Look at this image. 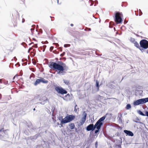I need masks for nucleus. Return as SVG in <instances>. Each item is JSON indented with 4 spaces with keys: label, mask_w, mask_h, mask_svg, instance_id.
Listing matches in <instances>:
<instances>
[{
    "label": "nucleus",
    "mask_w": 148,
    "mask_h": 148,
    "mask_svg": "<svg viewBox=\"0 0 148 148\" xmlns=\"http://www.w3.org/2000/svg\"><path fill=\"white\" fill-rule=\"evenodd\" d=\"M49 66L51 69L59 71L57 72V73L60 75H64L65 72L63 71L68 68L66 64L61 61L59 62L58 63L54 62H51Z\"/></svg>",
    "instance_id": "nucleus-1"
},
{
    "label": "nucleus",
    "mask_w": 148,
    "mask_h": 148,
    "mask_svg": "<svg viewBox=\"0 0 148 148\" xmlns=\"http://www.w3.org/2000/svg\"><path fill=\"white\" fill-rule=\"evenodd\" d=\"M108 114H106L102 117L100 118L96 122L94 126L95 128H97L100 129L101 126L103 125V122L105 119Z\"/></svg>",
    "instance_id": "nucleus-2"
},
{
    "label": "nucleus",
    "mask_w": 148,
    "mask_h": 148,
    "mask_svg": "<svg viewBox=\"0 0 148 148\" xmlns=\"http://www.w3.org/2000/svg\"><path fill=\"white\" fill-rule=\"evenodd\" d=\"M123 15L121 13L116 12L115 14L114 21L117 24L121 23L122 21Z\"/></svg>",
    "instance_id": "nucleus-3"
},
{
    "label": "nucleus",
    "mask_w": 148,
    "mask_h": 148,
    "mask_svg": "<svg viewBox=\"0 0 148 148\" xmlns=\"http://www.w3.org/2000/svg\"><path fill=\"white\" fill-rule=\"evenodd\" d=\"M8 136L7 130H4L3 128L0 129V139L4 140Z\"/></svg>",
    "instance_id": "nucleus-4"
},
{
    "label": "nucleus",
    "mask_w": 148,
    "mask_h": 148,
    "mask_svg": "<svg viewBox=\"0 0 148 148\" xmlns=\"http://www.w3.org/2000/svg\"><path fill=\"white\" fill-rule=\"evenodd\" d=\"M75 116L73 115L67 114L64 117V120L63 121V122L64 123H69L74 119Z\"/></svg>",
    "instance_id": "nucleus-5"
},
{
    "label": "nucleus",
    "mask_w": 148,
    "mask_h": 148,
    "mask_svg": "<svg viewBox=\"0 0 148 148\" xmlns=\"http://www.w3.org/2000/svg\"><path fill=\"white\" fill-rule=\"evenodd\" d=\"M147 102H148V97L138 99L134 102V104L135 106H137L145 103Z\"/></svg>",
    "instance_id": "nucleus-6"
},
{
    "label": "nucleus",
    "mask_w": 148,
    "mask_h": 148,
    "mask_svg": "<svg viewBox=\"0 0 148 148\" xmlns=\"http://www.w3.org/2000/svg\"><path fill=\"white\" fill-rule=\"evenodd\" d=\"M55 90L59 94L62 95L67 94V91L62 87L58 86L55 87Z\"/></svg>",
    "instance_id": "nucleus-7"
},
{
    "label": "nucleus",
    "mask_w": 148,
    "mask_h": 148,
    "mask_svg": "<svg viewBox=\"0 0 148 148\" xmlns=\"http://www.w3.org/2000/svg\"><path fill=\"white\" fill-rule=\"evenodd\" d=\"M140 47L145 49L148 48V41L145 39L142 40L140 42Z\"/></svg>",
    "instance_id": "nucleus-8"
},
{
    "label": "nucleus",
    "mask_w": 148,
    "mask_h": 148,
    "mask_svg": "<svg viewBox=\"0 0 148 148\" xmlns=\"http://www.w3.org/2000/svg\"><path fill=\"white\" fill-rule=\"evenodd\" d=\"M87 115L85 111H84L82 114V117L80 120L79 125H82L84 123L86 120Z\"/></svg>",
    "instance_id": "nucleus-9"
},
{
    "label": "nucleus",
    "mask_w": 148,
    "mask_h": 148,
    "mask_svg": "<svg viewBox=\"0 0 148 148\" xmlns=\"http://www.w3.org/2000/svg\"><path fill=\"white\" fill-rule=\"evenodd\" d=\"M112 142L115 143V145L116 146H118L119 148H121V145L122 143L121 140L117 139H114L112 138Z\"/></svg>",
    "instance_id": "nucleus-10"
},
{
    "label": "nucleus",
    "mask_w": 148,
    "mask_h": 148,
    "mask_svg": "<svg viewBox=\"0 0 148 148\" xmlns=\"http://www.w3.org/2000/svg\"><path fill=\"white\" fill-rule=\"evenodd\" d=\"M95 129V126L93 124H89L86 127V130L87 131H93Z\"/></svg>",
    "instance_id": "nucleus-11"
},
{
    "label": "nucleus",
    "mask_w": 148,
    "mask_h": 148,
    "mask_svg": "<svg viewBox=\"0 0 148 148\" xmlns=\"http://www.w3.org/2000/svg\"><path fill=\"white\" fill-rule=\"evenodd\" d=\"M62 99L65 101H68L71 100L72 98V96H71L69 94L66 95L64 97H62Z\"/></svg>",
    "instance_id": "nucleus-12"
},
{
    "label": "nucleus",
    "mask_w": 148,
    "mask_h": 148,
    "mask_svg": "<svg viewBox=\"0 0 148 148\" xmlns=\"http://www.w3.org/2000/svg\"><path fill=\"white\" fill-rule=\"evenodd\" d=\"M124 133L125 134L126 136H133L134 134L132 131L127 130H124L123 131Z\"/></svg>",
    "instance_id": "nucleus-13"
},
{
    "label": "nucleus",
    "mask_w": 148,
    "mask_h": 148,
    "mask_svg": "<svg viewBox=\"0 0 148 148\" xmlns=\"http://www.w3.org/2000/svg\"><path fill=\"white\" fill-rule=\"evenodd\" d=\"M48 82V81L45 80L43 78L41 77L40 79H38V84L42 82L44 84H47Z\"/></svg>",
    "instance_id": "nucleus-14"
},
{
    "label": "nucleus",
    "mask_w": 148,
    "mask_h": 148,
    "mask_svg": "<svg viewBox=\"0 0 148 148\" xmlns=\"http://www.w3.org/2000/svg\"><path fill=\"white\" fill-rule=\"evenodd\" d=\"M69 129L68 130L70 132L71 131V130L74 129L75 128V125L73 123H71L69 124Z\"/></svg>",
    "instance_id": "nucleus-15"
},
{
    "label": "nucleus",
    "mask_w": 148,
    "mask_h": 148,
    "mask_svg": "<svg viewBox=\"0 0 148 148\" xmlns=\"http://www.w3.org/2000/svg\"><path fill=\"white\" fill-rule=\"evenodd\" d=\"M58 119L59 120L61 121L60 122L62 123H64L62 121L64 120V118H63V117L62 116H60L58 117Z\"/></svg>",
    "instance_id": "nucleus-16"
},
{
    "label": "nucleus",
    "mask_w": 148,
    "mask_h": 148,
    "mask_svg": "<svg viewBox=\"0 0 148 148\" xmlns=\"http://www.w3.org/2000/svg\"><path fill=\"white\" fill-rule=\"evenodd\" d=\"M35 75L33 73H32L30 76V79L32 80V81H34L35 80L34 79V78L35 77Z\"/></svg>",
    "instance_id": "nucleus-17"
},
{
    "label": "nucleus",
    "mask_w": 148,
    "mask_h": 148,
    "mask_svg": "<svg viewBox=\"0 0 148 148\" xmlns=\"http://www.w3.org/2000/svg\"><path fill=\"white\" fill-rule=\"evenodd\" d=\"M64 83L67 85H69L70 84L69 81L65 79H63Z\"/></svg>",
    "instance_id": "nucleus-18"
},
{
    "label": "nucleus",
    "mask_w": 148,
    "mask_h": 148,
    "mask_svg": "<svg viewBox=\"0 0 148 148\" xmlns=\"http://www.w3.org/2000/svg\"><path fill=\"white\" fill-rule=\"evenodd\" d=\"M24 133H25V134L27 135H28L29 134L30 132V131H29V130L28 129L27 130H25L24 131Z\"/></svg>",
    "instance_id": "nucleus-19"
},
{
    "label": "nucleus",
    "mask_w": 148,
    "mask_h": 148,
    "mask_svg": "<svg viewBox=\"0 0 148 148\" xmlns=\"http://www.w3.org/2000/svg\"><path fill=\"white\" fill-rule=\"evenodd\" d=\"M134 46L136 47L137 48H139L140 47L139 44L137 42L135 41L134 43Z\"/></svg>",
    "instance_id": "nucleus-20"
},
{
    "label": "nucleus",
    "mask_w": 148,
    "mask_h": 148,
    "mask_svg": "<svg viewBox=\"0 0 148 148\" xmlns=\"http://www.w3.org/2000/svg\"><path fill=\"white\" fill-rule=\"evenodd\" d=\"M137 112L138 114H139L140 115H141L143 116H145V114L143 113V112L140 110H138L137 111Z\"/></svg>",
    "instance_id": "nucleus-21"
},
{
    "label": "nucleus",
    "mask_w": 148,
    "mask_h": 148,
    "mask_svg": "<svg viewBox=\"0 0 148 148\" xmlns=\"http://www.w3.org/2000/svg\"><path fill=\"white\" fill-rule=\"evenodd\" d=\"M136 120H134V121L137 123H142L138 121H139L140 120L137 117L135 119Z\"/></svg>",
    "instance_id": "nucleus-22"
},
{
    "label": "nucleus",
    "mask_w": 148,
    "mask_h": 148,
    "mask_svg": "<svg viewBox=\"0 0 148 148\" xmlns=\"http://www.w3.org/2000/svg\"><path fill=\"white\" fill-rule=\"evenodd\" d=\"M131 105L130 104H128L126 106V109L127 110H129L131 108Z\"/></svg>",
    "instance_id": "nucleus-23"
},
{
    "label": "nucleus",
    "mask_w": 148,
    "mask_h": 148,
    "mask_svg": "<svg viewBox=\"0 0 148 148\" xmlns=\"http://www.w3.org/2000/svg\"><path fill=\"white\" fill-rule=\"evenodd\" d=\"M129 40L131 42L133 43L135 41V39L132 37H130Z\"/></svg>",
    "instance_id": "nucleus-24"
},
{
    "label": "nucleus",
    "mask_w": 148,
    "mask_h": 148,
    "mask_svg": "<svg viewBox=\"0 0 148 148\" xmlns=\"http://www.w3.org/2000/svg\"><path fill=\"white\" fill-rule=\"evenodd\" d=\"M27 126L30 130L33 129L32 125L30 123L28 124Z\"/></svg>",
    "instance_id": "nucleus-25"
},
{
    "label": "nucleus",
    "mask_w": 148,
    "mask_h": 148,
    "mask_svg": "<svg viewBox=\"0 0 148 148\" xmlns=\"http://www.w3.org/2000/svg\"><path fill=\"white\" fill-rule=\"evenodd\" d=\"M96 86L97 88L99 90V82L97 80L96 81Z\"/></svg>",
    "instance_id": "nucleus-26"
},
{
    "label": "nucleus",
    "mask_w": 148,
    "mask_h": 148,
    "mask_svg": "<svg viewBox=\"0 0 148 148\" xmlns=\"http://www.w3.org/2000/svg\"><path fill=\"white\" fill-rule=\"evenodd\" d=\"M96 128V130H95V134H97V133L99 131V130L100 129L97 128Z\"/></svg>",
    "instance_id": "nucleus-27"
},
{
    "label": "nucleus",
    "mask_w": 148,
    "mask_h": 148,
    "mask_svg": "<svg viewBox=\"0 0 148 148\" xmlns=\"http://www.w3.org/2000/svg\"><path fill=\"white\" fill-rule=\"evenodd\" d=\"M118 118V121L120 123H122V118Z\"/></svg>",
    "instance_id": "nucleus-28"
},
{
    "label": "nucleus",
    "mask_w": 148,
    "mask_h": 148,
    "mask_svg": "<svg viewBox=\"0 0 148 148\" xmlns=\"http://www.w3.org/2000/svg\"><path fill=\"white\" fill-rule=\"evenodd\" d=\"M77 107V105H76L75 107V108H74V111L75 112H77V110L79 111V108H76V107Z\"/></svg>",
    "instance_id": "nucleus-29"
},
{
    "label": "nucleus",
    "mask_w": 148,
    "mask_h": 148,
    "mask_svg": "<svg viewBox=\"0 0 148 148\" xmlns=\"http://www.w3.org/2000/svg\"><path fill=\"white\" fill-rule=\"evenodd\" d=\"M93 136H94V137H95V136L94 135ZM94 138L93 137L92 138H90L89 140V141H90L91 142H92L93 140H94Z\"/></svg>",
    "instance_id": "nucleus-30"
},
{
    "label": "nucleus",
    "mask_w": 148,
    "mask_h": 148,
    "mask_svg": "<svg viewBox=\"0 0 148 148\" xmlns=\"http://www.w3.org/2000/svg\"><path fill=\"white\" fill-rule=\"evenodd\" d=\"M38 68L39 71L40 72H42L43 71V69L42 68H40V67H38Z\"/></svg>",
    "instance_id": "nucleus-31"
},
{
    "label": "nucleus",
    "mask_w": 148,
    "mask_h": 148,
    "mask_svg": "<svg viewBox=\"0 0 148 148\" xmlns=\"http://www.w3.org/2000/svg\"><path fill=\"white\" fill-rule=\"evenodd\" d=\"M84 30L85 31H90L91 30V29L88 28H86Z\"/></svg>",
    "instance_id": "nucleus-32"
},
{
    "label": "nucleus",
    "mask_w": 148,
    "mask_h": 148,
    "mask_svg": "<svg viewBox=\"0 0 148 148\" xmlns=\"http://www.w3.org/2000/svg\"><path fill=\"white\" fill-rule=\"evenodd\" d=\"M70 44H64V47H70Z\"/></svg>",
    "instance_id": "nucleus-33"
},
{
    "label": "nucleus",
    "mask_w": 148,
    "mask_h": 148,
    "mask_svg": "<svg viewBox=\"0 0 148 148\" xmlns=\"http://www.w3.org/2000/svg\"><path fill=\"white\" fill-rule=\"evenodd\" d=\"M37 138V136H33L31 137V139H36Z\"/></svg>",
    "instance_id": "nucleus-34"
},
{
    "label": "nucleus",
    "mask_w": 148,
    "mask_h": 148,
    "mask_svg": "<svg viewBox=\"0 0 148 148\" xmlns=\"http://www.w3.org/2000/svg\"><path fill=\"white\" fill-rule=\"evenodd\" d=\"M39 33H42V30L41 29H40L38 31V34Z\"/></svg>",
    "instance_id": "nucleus-35"
},
{
    "label": "nucleus",
    "mask_w": 148,
    "mask_h": 148,
    "mask_svg": "<svg viewBox=\"0 0 148 148\" xmlns=\"http://www.w3.org/2000/svg\"><path fill=\"white\" fill-rule=\"evenodd\" d=\"M118 118H122V114L121 113L119 114L118 115Z\"/></svg>",
    "instance_id": "nucleus-36"
},
{
    "label": "nucleus",
    "mask_w": 148,
    "mask_h": 148,
    "mask_svg": "<svg viewBox=\"0 0 148 148\" xmlns=\"http://www.w3.org/2000/svg\"><path fill=\"white\" fill-rule=\"evenodd\" d=\"M145 111V116H146L148 117V111Z\"/></svg>",
    "instance_id": "nucleus-37"
},
{
    "label": "nucleus",
    "mask_w": 148,
    "mask_h": 148,
    "mask_svg": "<svg viewBox=\"0 0 148 148\" xmlns=\"http://www.w3.org/2000/svg\"><path fill=\"white\" fill-rule=\"evenodd\" d=\"M32 61L33 63V64H34L35 65L36 64V62L35 60H34L33 59H32Z\"/></svg>",
    "instance_id": "nucleus-38"
},
{
    "label": "nucleus",
    "mask_w": 148,
    "mask_h": 148,
    "mask_svg": "<svg viewBox=\"0 0 148 148\" xmlns=\"http://www.w3.org/2000/svg\"><path fill=\"white\" fill-rule=\"evenodd\" d=\"M89 1L91 3V4L90 5V6H92L93 4V1L92 0H89Z\"/></svg>",
    "instance_id": "nucleus-39"
},
{
    "label": "nucleus",
    "mask_w": 148,
    "mask_h": 148,
    "mask_svg": "<svg viewBox=\"0 0 148 148\" xmlns=\"http://www.w3.org/2000/svg\"><path fill=\"white\" fill-rule=\"evenodd\" d=\"M139 15L140 16L142 14V12L141 11L140 9L139 10Z\"/></svg>",
    "instance_id": "nucleus-40"
},
{
    "label": "nucleus",
    "mask_w": 148,
    "mask_h": 148,
    "mask_svg": "<svg viewBox=\"0 0 148 148\" xmlns=\"http://www.w3.org/2000/svg\"><path fill=\"white\" fill-rule=\"evenodd\" d=\"M139 49H140V50L142 52H143L144 51V48H139Z\"/></svg>",
    "instance_id": "nucleus-41"
},
{
    "label": "nucleus",
    "mask_w": 148,
    "mask_h": 148,
    "mask_svg": "<svg viewBox=\"0 0 148 148\" xmlns=\"http://www.w3.org/2000/svg\"><path fill=\"white\" fill-rule=\"evenodd\" d=\"M95 146L96 148H97L98 146V142L97 141H96L95 143Z\"/></svg>",
    "instance_id": "nucleus-42"
},
{
    "label": "nucleus",
    "mask_w": 148,
    "mask_h": 148,
    "mask_svg": "<svg viewBox=\"0 0 148 148\" xmlns=\"http://www.w3.org/2000/svg\"><path fill=\"white\" fill-rule=\"evenodd\" d=\"M65 53V52H63L62 53L60 54V56L61 57L63 56L64 55Z\"/></svg>",
    "instance_id": "nucleus-43"
},
{
    "label": "nucleus",
    "mask_w": 148,
    "mask_h": 148,
    "mask_svg": "<svg viewBox=\"0 0 148 148\" xmlns=\"http://www.w3.org/2000/svg\"><path fill=\"white\" fill-rule=\"evenodd\" d=\"M63 124L64 123H60L59 125H60V126H59V127H63Z\"/></svg>",
    "instance_id": "nucleus-44"
},
{
    "label": "nucleus",
    "mask_w": 148,
    "mask_h": 148,
    "mask_svg": "<svg viewBox=\"0 0 148 148\" xmlns=\"http://www.w3.org/2000/svg\"><path fill=\"white\" fill-rule=\"evenodd\" d=\"M134 34H135L137 37H140L142 38V37L141 36H140L139 35L136 34L135 33H134Z\"/></svg>",
    "instance_id": "nucleus-45"
},
{
    "label": "nucleus",
    "mask_w": 148,
    "mask_h": 148,
    "mask_svg": "<svg viewBox=\"0 0 148 148\" xmlns=\"http://www.w3.org/2000/svg\"><path fill=\"white\" fill-rule=\"evenodd\" d=\"M34 85L35 86H36L37 85V79L36 80L35 82L34 83Z\"/></svg>",
    "instance_id": "nucleus-46"
},
{
    "label": "nucleus",
    "mask_w": 148,
    "mask_h": 148,
    "mask_svg": "<svg viewBox=\"0 0 148 148\" xmlns=\"http://www.w3.org/2000/svg\"><path fill=\"white\" fill-rule=\"evenodd\" d=\"M31 70L33 72H34L35 71L36 69L35 70L34 69L32 68L31 69Z\"/></svg>",
    "instance_id": "nucleus-47"
},
{
    "label": "nucleus",
    "mask_w": 148,
    "mask_h": 148,
    "mask_svg": "<svg viewBox=\"0 0 148 148\" xmlns=\"http://www.w3.org/2000/svg\"><path fill=\"white\" fill-rule=\"evenodd\" d=\"M95 5L94 6H96V4H97L98 3V2L97 1V0L95 1Z\"/></svg>",
    "instance_id": "nucleus-48"
},
{
    "label": "nucleus",
    "mask_w": 148,
    "mask_h": 148,
    "mask_svg": "<svg viewBox=\"0 0 148 148\" xmlns=\"http://www.w3.org/2000/svg\"><path fill=\"white\" fill-rule=\"evenodd\" d=\"M18 76V75H15L13 78V79H14V78L16 77H17Z\"/></svg>",
    "instance_id": "nucleus-49"
},
{
    "label": "nucleus",
    "mask_w": 148,
    "mask_h": 148,
    "mask_svg": "<svg viewBox=\"0 0 148 148\" xmlns=\"http://www.w3.org/2000/svg\"><path fill=\"white\" fill-rule=\"evenodd\" d=\"M136 15L137 16L138 15V12H136L135 13Z\"/></svg>",
    "instance_id": "nucleus-50"
},
{
    "label": "nucleus",
    "mask_w": 148,
    "mask_h": 148,
    "mask_svg": "<svg viewBox=\"0 0 148 148\" xmlns=\"http://www.w3.org/2000/svg\"><path fill=\"white\" fill-rule=\"evenodd\" d=\"M34 30V28H32L31 29V31L32 32V31Z\"/></svg>",
    "instance_id": "nucleus-51"
},
{
    "label": "nucleus",
    "mask_w": 148,
    "mask_h": 148,
    "mask_svg": "<svg viewBox=\"0 0 148 148\" xmlns=\"http://www.w3.org/2000/svg\"><path fill=\"white\" fill-rule=\"evenodd\" d=\"M18 65V66H20V65L19 63H17L16 64H15V65Z\"/></svg>",
    "instance_id": "nucleus-52"
},
{
    "label": "nucleus",
    "mask_w": 148,
    "mask_h": 148,
    "mask_svg": "<svg viewBox=\"0 0 148 148\" xmlns=\"http://www.w3.org/2000/svg\"><path fill=\"white\" fill-rule=\"evenodd\" d=\"M75 132H77V128H75Z\"/></svg>",
    "instance_id": "nucleus-53"
},
{
    "label": "nucleus",
    "mask_w": 148,
    "mask_h": 148,
    "mask_svg": "<svg viewBox=\"0 0 148 148\" xmlns=\"http://www.w3.org/2000/svg\"><path fill=\"white\" fill-rule=\"evenodd\" d=\"M60 49V51H62V48H60L59 49Z\"/></svg>",
    "instance_id": "nucleus-54"
},
{
    "label": "nucleus",
    "mask_w": 148,
    "mask_h": 148,
    "mask_svg": "<svg viewBox=\"0 0 148 148\" xmlns=\"http://www.w3.org/2000/svg\"><path fill=\"white\" fill-rule=\"evenodd\" d=\"M24 21H25V19H23V20H22V22L23 23H24Z\"/></svg>",
    "instance_id": "nucleus-55"
},
{
    "label": "nucleus",
    "mask_w": 148,
    "mask_h": 148,
    "mask_svg": "<svg viewBox=\"0 0 148 148\" xmlns=\"http://www.w3.org/2000/svg\"><path fill=\"white\" fill-rule=\"evenodd\" d=\"M70 25L71 27H73V24H71Z\"/></svg>",
    "instance_id": "nucleus-56"
},
{
    "label": "nucleus",
    "mask_w": 148,
    "mask_h": 148,
    "mask_svg": "<svg viewBox=\"0 0 148 148\" xmlns=\"http://www.w3.org/2000/svg\"><path fill=\"white\" fill-rule=\"evenodd\" d=\"M1 95L0 94V99H1Z\"/></svg>",
    "instance_id": "nucleus-57"
},
{
    "label": "nucleus",
    "mask_w": 148,
    "mask_h": 148,
    "mask_svg": "<svg viewBox=\"0 0 148 148\" xmlns=\"http://www.w3.org/2000/svg\"><path fill=\"white\" fill-rule=\"evenodd\" d=\"M108 114H108H110V115L112 116V114H111V113H110V114H108V113H107Z\"/></svg>",
    "instance_id": "nucleus-58"
},
{
    "label": "nucleus",
    "mask_w": 148,
    "mask_h": 148,
    "mask_svg": "<svg viewBox=\"0 0 148 148\" xmlns=\"http://www.w3.org/2000/svg\"><path fill=\"white\" fill-rule=\"evenodd\" d=\"M36 32H37V26L36 27Z\"/></svg>",
    "instance_id": "nucleus-59"
},
{
    "label": "nucleus",
    "mask_w": 148,
    "mask_h": 148,
    "mask_svg": "<svg viewBox=\"0 0 148 148\" xmlns=\"http://www.w3.org/2000/svg\"><path fill=\"white\" fill-rule=\"evenodd\" d=\"M14 59H16V60H17V59H16V57H14Z\"/></svg>",
    "instance_id": "nucleus-60"
},
{
    "label": "nucleus",
    "mask_w": 148,
    "mask_h": 148,
    "mask_svg": "<svg viewBox=\"0 0 148 148\" xmlns=\"http://www.w3.org/2000/svg\"><path fill=\"white\" fill-rule=\"evenodd\" d=\"M22 62H24V60H23V59H22Z\"/></svg>",
    "instance_id": "nucleus-61"
},
{
    "label": "nucleus",
    "mask_w": 148,
    "mask_h": 148,
    "mask_svg": "<svg viewBox=\"0 0 148 148\" xmlns=\"http://www.w3.org/2000/svg\"><path fill=\"white\" fill-rule=\"evenodd\" d=\"M147 53L148 54V50H147Z\"/></svg>",
    "instance_id": "nucleus-62"
},
{
    "label": "nucleus",
    "mask_w": 148,
    "mask_h": 148,
    "mask_svg": "<svg viewBox=\"0 0 148 148\" xmlns=\"http://www.w3.org/2000/svg\"><path fill=\"white\" fill-rule=\"evenodd\" d=\"M59 124H60V123H59L58 122V123H57V124H58V125H59Z\"/></svg>",
    "instance_id": "nucleus-63"
},
{
    "label": "nucleus",
    "mask_w": 148,
    "mask_h": 148,
    "mask_svg": "<svg viewBox=\"0 0 148 148\" xmlns=\"http://www.w3.org/2000/svg\"><path fill=\"white\" fill-rule=\"evenodd\" d=\"M33 110H35V108H34L33 109Z\"/></svg>",
    "instance_id": "nucleus-64"
}]
</instances>
